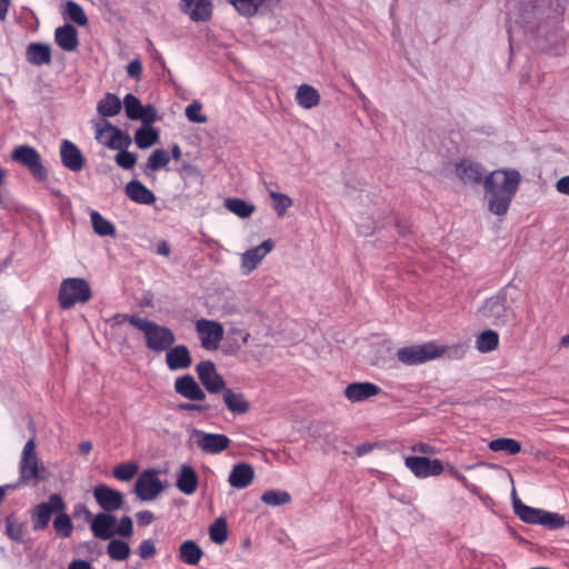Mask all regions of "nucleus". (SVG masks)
Instances as JSON below:
<instances>
[{
  "instance_id": "nucleus-1",
  "label": "nucleus",
  "mask_w": 569,
  "mask_h": 569,
  "mask_svg": "<svg viewBox=\"0 0 569 569\" xmlns=\"http://www.w3.org/2000/svg\"><path fill=\"white\" fill-rule=\"evenodd\" d=\"M521 176L516 169H497L483 180L488 209L498 217L506 216L518 191Z\"/></svg>"
},
{
  "instance_id": "nucleus-2",
  "label": "nucleus",
  "mask_w": 569,
  "mask_h": 569,
  "mask_svg": "<svg viewBox=\"0 0 569 569\" xmlns=\"http://www.w3.org/2000/svg\"><path fill=\"white\" fill-rule=\"evenodd\" d=\"M520 296L518 288L508 284L497 295L487 299L478 309L479 316L492 326H506L517 322L511 303Z\"/></svg>"
},
{
  "instance_id": "nucleus-3",
  "label": "nucleus",
  "mask_w": 569,
  "mask_h": 569,
  "mask_svg": "<svg viewBox=\"0 0 569 569\" xmlns=\"http://www.w3.org/2000/svg\"><path fill=\"white\" fill-rule=\"evenodd\" d=\"M110 321H112L113 325H120L122 321H129L130 325L143 332L147 347L156 352L168 350L176 341L174 333L171 329L157 325L148 319L119 313L113 316Z\"/></svg>"
},
{
  "instance_id": "nucleus-4",
  "label": "nucleus",
  "mask_w": 569,
  "mask_h": 569,
  "mask_svg": "<svg viewBox=\"0 0 569 569\" xmlns=\"http://www.w3.org/2000/svg\"><path fill=\"white\" fill-rule=\"evenodd\" d=\"M520 2L525 7L523 20L526 23H533L535 20L540 21L537 24L538 37L548 39L550 28V38L553 43H558L560 39L559 21L556 17L550 18L549 14H546V9L549 7L551 0H520Z\"/></svg>"
},
{
  "instance_id": "nucleus-5",
  "label": "nucleus",
  "mask_w": 569,
  "mask_h": 569,
  "mask_svg": "<svg viewBox=\"0 0 569 569\" xmlns=\"http://www.w3.org/2000/svg\"><path fill=\"white\" fill-rule=\"evenodd\" d=\"M512 507L515 513L525 522L540 525L548 529H560L566 525L563 516L525 505L512 490Z\"/></svg>"
},
{
  "instance_id": "nucleus-6",
  "label": "nucleus",
  "mask_w": 569,
  "mask_h": 569,
  "mask_svg": "<svg viewBox=\"0 0 569 569\" xmlns=\"http://www.w3.org/2000/svg\"><path fill=\"white\" fill-rule=\"evenodd\" d=\"M93 128L96 140L108 149H128L132 143L131 137L126 131H122L106 119L94 121Z\"/></svg>"
},
{
  "instance_id": "nucleus-7",
  "label": "nucleus",
  "mask_w": 569,
  "mask_h": 569,
  "mask_svg": "<svg viewBox=\"0 0 569 569\" xmlns=\"http://www.w3.org/2000/svg\"><path fill=\"white\" fill-rule=\"evenodd\" d=\"M59 305L62 309H69L76 303H84L91 298L89 283L82 278L64 279L59 289Z\"/></svg>"
},
{
  "instance_id": "nucleus-8",
  "label": "nucleus",
  "mask_w": 569,
  "mask_h": 569,
  "mask_svg": "<svg viewBox=\"0 0 569 569\" xmlns=\"http://www.w3.org/2000/svg\"><path fill=\"white\" fill-rule=\"evenodd\" d=\"M445 348L435 342L413 345L397 350V359L406 366H417L439 358L443 355Z\"/></svg>"
},
{
  "instance_id": "nucleus-9",
  "label": "nucleus",
  "mask_w": 569,
  "mask_h": 569,
  "mask_svg": "<svg viewBox=\"0 0 569 569\" xmlns=\"http://www.w3.org/2000/svg\"><path fill=\"white\" fill-rule=\"evenodd\" d=\"M11 159L26 167L31 174L39 181L48 177L47 169L42 164L40 153L28 144L18 146L11 153Z\"/></svg>"
},
{
  "instance_id": "nucleus-10",
  "label": "nucleus",
  "mask_w": 569,
  "mask_h": 569,
  "mask_svg": "<svg viewBox=\"0 0 569 569\" xmlns=\"http://www.w3.org/2000/svg\"><path fill=\"white\" fill-rule=\"evenodd\" d=\"M66 503L59 493H52L44 502L37 505L32 511V528L36 531L48 527L53 513L64 511Z\"/></svg>"
},
{
  "instance_id": "nucleus-11",
  "label": "nucleus",
  "mask_w": 569,
  "mask_h": 569,
  "mask_svg": "<svg viewBox=\"0 0 569 569\" xmlns=\"http://www.w3.org/2000/svg\"><path fill=\"white\" fill-rule=\"evenodd\" d=\"M20 478L24 481L46 479V468L40 466L36 455V443L29 439L23 448L20 465Z\"/></svg>"
},
{
  "instance_id": "nucleus-12",
  "label": "nucleus",
  "mask_w": 569,
  "mask_h": 569,
  "mask_svg": "<svg viewBox=\"0 0 569 569\" xmlns=\"http://www.w3.org/2000/svg\"><path fill=\"white\" fill-rule=\"evenodd\" d=\"M162 490L159 471L156 469L141 472L134 485L136 495L143 501L153 500Z\"/></svg>"
},
{
  "instance_id": "nucleus-13",
  "label": "nucleus",
  "mask_w": 569,
  "mask_h": 569,
  "mask_svg": "<svg viewBox=\"0 0 569 569\" xmlns=\"http://www.w3.org/2000/svg\"><path fill=\"white\" fill-rule=\"evenodd\" d=\"M201 346L207 350H216L223 339L224 330L221 323L201 318L196 322Z\"/></svg>"
},
{
  "instance_id": "nucleus-14",
  "label": "nucleus",
  "mask_w": 569,
  "mask_h": 569,
  "mask_svg": "<svg viewBox=\"0 0 569 569\" xmlns=\"http://www.w3.org/2000/svg\"><path fill=\"white\" fill-rule=\"evenodd\" d=\"M196 371L201 385L212 395L219 393L226 389V381L216 369L212 361L206 360L197 365Z\"/></svg>"
},
{
  "instance_id": "nucleus-15",
  "label": "nucleus",
  "mask_w": 569,
  "mask_h": 569,
  "mask_svg": "<svg viewBox=\"0 0 569 569\" xmlns=\"http://www.w3.org/2000/svg\"><path fill=\"white\" fill-rule=\"evenodd\" d=\"M405 466L418 478L439 476L443 471V465L439 459L410 456L405 459Z\"/></svg>"
},
{
  "instance_id": "nucleus-16",
  "label": "nucleus",
  "mask_w": 569,
  "mask_h": 569,
  "mask_svg": "<svg viewBox=\"0 0 569 569\" xmlns=\"http://www.w3.org/2000/svg\"><path fill=\"white\" fill-rule=\"evenodd\" d=\"M192 435L197 439V446L206 453L217 455L224 451L231 440L222 433H207L202 430L193 429Z\"/></svg>"
},
{
  "instance_id": "nucleus-17",
  "label": "nucleus",
  "mask_w": 569,
  "mask_h": 569,
  "mask_svg": "<svg viewBox=\"0 0 569 569\" xmlns=\"http://www.w3.org/2000/svg\"><path fill=\"white\" fill-rule=\"evenodd\" d=\"M93 497L104 512L117 511L123 505L122 493L107 485L97 486L93 489Z\"/></svg>"
},
{
  "instance_id": "nucleus-18",
  "label": "nucleus",
  "mask_w": 569,
  "mask_h": 569,
  "mask_svg": "<svg viewBox=\"0 0 569 569\" xmlns=\"http://www.w3.org/2000/svg\"><path fill=\"white\" fill-rule=\"evenodd\" d=\"M274 248L271 239L264 240L259 246L244 251L241 254V270L243 274L251 273L261 263L263 258Z\"/></svg>"
},
{
  "instance_id": "nucleus-19",
  "label": "nucleus",
  "mask_w": 569,
  "mask_h": 569,
  "mask_svg": "<svg viewBox=\"0 0 569 569\" xmlns=\"http://www.w3.org/2000/svg\"><path fill=\"white\" fill-rule=\"evenodd\" d=\"M456 173L465 184H483L485 170L482 166L470 159H462L460 162H458L456 166Z\"/></svg>"
},
{
  "instance_id": "nucleus-20",
  "label": "nucleus",
  "mask_w": 569,
  "mask_h": 569,
  "mask_svg": "<svg viewBox=\"0 0 569 569\" xmlns=\"http://www.w3.org/2000/svg\"><path fill=\"white\" fill-rule=\"evenodd\" d=\"M237 12L244 17H252L260 12H270L280 0H230Z\"/></svg>"
},
{
  "instance_id": "nucleus-21",
  "label": "nucleus",
  "mask_w": 569,
  "mask_h": 569,
  "mask_svg": "<svg viewBox=\"0 0 569 569\" xmlns=\"http://www.w3.org/2000/svg\"><path fill=\"white\" fill-rule=\"evenodd\" d=\"M116 525L117 518L110 512H99L90 520L93 536L101 540H108L114 536Z\"/></svg>"
},
{
  "instance_id": "nucleus-22",
  "label": "nucleus",
  "mask_w": 569,
  "mask_h": 569,
  "mask_svg": "<svg viewBox=\"0 0 569 569\" xmlns=\"http://www.w3.org/2000/svg\"><path fill=\"white\" fill-rule=\"evenodd\" d=\"M60 157L62 164L73 171L79 172L82 170L84 159L80 149L69 140H62L60 146Z\"/></svg>"
},
{
  "instance_id": "nucleus-23",
  "label": "nucleus",
  "mask_w": 569,
  "mask_h": 569,
  "mask_svg": "<svg viewBox=\"0 0 569 569\" xmlns=\"http://www.w3.org/2000/svg\"><path fill=\"white\" fill-rule=\"evenodd\" d=\"M382 390L372 382H352L345 389V397L351 402H362L381 393Z\"/></svg>"
},
{
  "instance_id": "nucleus-24",
  "label": "nucleus",
  "mask_w": 569,
  "mask_h": 569,
  "mask_svg": "<svg viewBox=\"0 0 569 569\" xmlns=\"http://www.w3.org/2000/svg\"><path fill=\"white\" fill-rule=\"evenodd\" d=\"M174 390L186 399L200 401L206 399V392L191 375L179 377L174 381Z\"/></svg>"
},
{
  "instance_id": "nucleus-25",
  "label": "nucleus",
  "mask_w": 569,
  "mask_h": 569,
  "mask_svg": "<svg viewBox=\"0 0 569 569\" xmlns=\"http://www.w3.org/2000/svg\"><path fill=\"white\" fill-rule=\"evenodd\" d=\"M180 8L193 21H206L212 12L209 0H181Z\"/></svg>"
},
{
  "instance_id": "nucleus-26",
  "label": "nucleus",
  "mask_w": 569,
  "mask_h": 569,
  "mask_svg": "<svg viewBox=\"0 0 569 569\" xmlns=\"http://www.w3.org/2000/svg\"><path fill=\"white\" fill-rule=\"evenodd\" d=\"M166 363L172 371L189 368L192 365V358L187 346L178 345L169 348L166 353Z\"/></svg>"
},
{
  "instance_id": "nucleus-27",
  "label": "nucleus",
  "mask_w": 569,
  "mask_h": 569,
  "mask_svg": "<svg viewBox=\"0 0 569 569\" xmlns=\"http://www.w3.org/2000/svg\"><path fill=\"white\" fill-rule=\"evenodd\" d=\"M253 478L254 471L251 465L238 463L233 466L229 475L228 482L233 488L243 489L251 485Z\"/></svg>"
},
{
  "instance_id": "nucleus-28",
  "label": "nucleus",
  "mask_w": 569,
  "mask_h": 569,
  "mask_svg": "<svg viewBox=\"0 0 569 569\" xmlns=\"http://www.w3.org/2000/svg\"><path fill=\"white\" fill-rule=\"evenodd\" d=\"M56 43L64 51H74L78 48V33L73 26L66 23L54 31Z\"/></svg>"
},
{
  "instance_id": "nucleus-29",
  "label": "nucleus",
  "mask_w": 569,
  "mask_h": 569,
  "mask_svg": "<svg viewBox=\"0 0 569 569\" xmlns=\"http://www.w3.org/2000/svg\"><path fill=\"white\" fill-rule=\"evenodd\" d=\"M198 475L194 469L189 465H182L180 467L176 486L184 495H192L198 487Z\"/></svg>"
},
{
  "instance_id": "nucleus-30",
  "label": "nucleus",
  "mask_w": 569,
  "mask_h": 569,
  "mask_svg": "<svg viewBox=\"0 0 569 569\" xmlns=\"http://www.w3.org/2000/svg\"><path fill=\"white\" fill-rule=\"evenodd\" d=\"M126 194L140 204H152L156 201L153 192L138 180H131L127 183Z\"/></svg>"
},
{
  "instance_id": "nucleus-31",
  "label": "nucleus",
  "mask_w": 569,
  "mask_h": 569,
  "mask_svg": "<svg viewBox=\"0 0 569 569\" xmlns=\"http://www.w3.org/2000/svg\"><path fill=\"white\" fill-rule=\"evenodd\" d=\"M27 61L33 66L49 64L51 62L50 46L41 42H32L26 50Z\"/></svg>"
},
{
  "instance_id": "nucleus-32",
  "label": "nucleus",
  "mask_w": 569,
  "mask_h": 569,
  "mask_svg": "<svg viewBox=\"0 0 569 569\" xmlns=\"http://www.w3.org/2000/svg\"><path fill=\"white\" fill-rule=\"evenodd\" d=\"M223 402L228 410L233 413H246L250 409V403L243 393L236 392L229 388L223 390Z\"/></svg>"
},
{
  "instance_id": "nucleus-33",
  "label": "nucleus",
  "mask_w": 569,
  "mask_h": 569,
  "mask_svg": "<svg viewBox=\"0 0 569 569\" xmlns=\"http://www.w3.org/2000/svg\"><path fill=\"white\" fill-rule=\"evenodd\" d=\"M296 100L300 107L311 109L320 103V94L312 86L301 84L297 90Z\"/></svg>"
},
{
  "instance_id": "nucleus-34",
  "label": "nucleus",
  "mask_w": 569,
  "mask_h": 569,
  "mask_svg": "<svg viewBox=\"0 0 569 569\" xmlns=\"http://www.w3.org/2000/svg\"><path fill=\"white\" fill-rule=\"evenodd\" d=\"M122 108L121 100L113 93H106L97 104V111L101 117H114Z\"/></svg>"
},
{
  "instance_id": "nucleus-35",
  "label": "nucleus",
  "mask_w": 569,
  "mask_h": 569,
  "mask_svg": "<svg viewBox=\"0 0 569 569\" xmlns=\"http://www.w3.org/2000/svg\"><path fill=\"white\" fill-rule=\"evenodd\" d=\"M202 555L201 548L192 540H186L179 548L180 560L190 566L198 565Z\"/></svg>"
},
{
  "instance_id": "nucleus-36",
  "label": "nucleus",
  "mask_w": 569,
  "mask_h": 569,
  "mask_svg": "<svg viewBox=\"0 0 569 569\" xmlns=\"http://www.w3.org/2000/svg\"><path fill=\"white\" fill-rule=\"evenodd\" d=\"M62 16L78 26H87L88 18L82 7L73 0H68L62 10Z\"/></svg>"
},
{
  "instance_id": "nucleus-37",
  "label": "nucleus",
  "mask_w": 569,
  "mask_h": 569,
  "mask_svg": "<svg viewBox=\"0 0 569 569\" xmlns=\"http://www.w3.org/2000/svg\"><path fill=\"white\" fill-rule=\"evenodd\" d=\"M159 141L158 131L150 127L143 126L136 131L134 142L140 149H148Z\"/></svg>"
},
{
  "instance_id": "nucleus-38",
  "label": "nucleus",
  "mask_w": 569,
  "mask_h": 569,
  "mask_svg": "<svg viewBox=\"0 0 569 569\" xmlns=\"http://www.w3.org/2000/svg\"><path fill=\"white\" fill-rule=\"evenodd\" d=\"M224 207L232 212L233 214L238 216L239 218H248L250 217L254 210L256 206L252 203L247 202L243 199L240 198H228L224 200Z\"/></svg>"
},
{
  "instance_id": "nucleus-39",
  "label": "nucleus",
  "mask_w": 569,
  "mask_h": 569,
  "mask_svg": "<svg viewBox=\"0 0 569 569\" xmlns=\"http://www.w3.org/2000/svg\"><path fill=\"white\" fill-rule=\"evenodd\" d=\"M91 223L94 232L101 237H113L116 234V228L113 223L103 218L98 211L92 210L90 212Z\"/></svg>"
},
{
  "instance_id": "nucleus-40",
  "label": "nucleus",
  "mask_w": 569,
  "mask_h": 569,
  "mask_svg": "<svg viewBox=\"0 0 569 569\" xmlns=\"http://www.w3.org/2000/svg\"><path fill=\"white\" fill-rule=\"evenodd\" d=\"M491 451L499 452L505 451L509 455H517L521 451V445L519 441L512 438H498L493 439L488 443Z\"/></svg>"
},
{
  "instance_id": "nucleus-41",
  "label": "nucleus",
  "mask_w": 569,
  "mask_h": 569,
  "mask_svg": "<svg viewBox=\"0 0 569 569\" xmlns=\"http://www.w3.org/2000/svg\"><path fill=\"white\" fill-rule=\"evenodd\" d=\"M499 336L493 330H485L476 340L477 349L480 352H490L498 347Z\"/></svg>"
},
{
  "instance_id": "nucleus-42",
  "label": "nucleus",
  "mask_w": 569,
  "mask_h": 569,
  "mask_svg": "<svg viewBox=\"0 0 569 569\" xmlns=\"http://www.w3.org/2000/svg\"><path fill=\"white\" fill-rule=\"evenodd\" d=\"M107 553L112 560L123 561L130 555V547L123 540L112 539L107 547Z\"/></svg>"
},
{
  "instance_id": "nucleus-43",
  "label": "nucleus",
  "mask_w": 569,
  "mask_h": 569,
  "mask_svg": "<svg viewBox=\"0 0 569 569\" xmlns=\"http://www.w3.org/2000/svg\"><path fill=\"white\" fill-rule=\"evenodd\" d=\"M268 194L273 201V210L276 213L279 217L284 216L288 208L292 206V199L284 193H280L271 189H268Z\"/></svg>"
},
{
  "instance_id": "nucleus-44",
  "label": "nucleus",
  "mask_w": 569,
  "mask_h": 569,
  "mask_svg": "<svg viewBox=\"0 0 569 569\" xmlns=\"http://www.w3.org/2000/svg\"><path fill=\"white\" fill-rule=\"evenodd\" d=\"M170 161V156L164 149L154 150L147 160V169L151 171H158L166 167Z\"/></svg>"
},
{
  "instance_id": "nucleus-45",
  "label": "nucleus",
  "mask_w": 569,
  "mask_h": 569,
  "mask_svg": "<svg viewBox=\"0 0 569 569\" xmlns=\"http://www.w3.org/2000/svg\"><path fill=\"white\" fill-rule=\"evenodd\" d=\"M209 536L210 539L218 545H222L227 540L228 528L223 518H218L214 520V522L210 526Z\"/></svg>"
},
{
  "instance_id": "nucleus-46",
  "label": "nucleus",
  "mask_w": 569,
  "mask_h": 569,
  "mask_svg": "<svg viewBox=\"0 0 569 569\" xmlns=\"http://www.w3.org/2000/svg\"><path fill=\"white\" fill-rule=\"evenodd\" d=\"M261 500L269 506H281L291 501V496L287 491L267 490L261 496Z\"/></svg>"
},
{
  "instance_id": "nucleus-47",
  "label": "nucleus",
  "mask_w": 569,
  "mask_h": 569,
  "mask_svg": "<svg viewBox=\"0 0 569 569\" xmlns=\"http://www.w3.org/2000/svg\"><path fill=\"white\" fill-rule=\"evenodd\" d=\"M123 107L127 117L130 120H138L139 113L142 111V104L140 100L132 93H127L123 98Z\"/></svg>"
},
{
  "instance_id": "nucleus-48",
  "label": "nucleus",
  "mask_w": 569,
  "mask_h": 569,
  "mask_svg": "<svg viewBox=\"0 0 569 569\" xmlns=\"http://www.w3.org/2000/svg\"><path fill=\"white\" fill-rule=\"evenodd\" d=\"M53 527L58 535L62 538H69L73 530V525L71 522L70 517L62 512H59L58 516L53 520Z\"/></svg>"
},
{
  "instance_id": "nucleus-49",
  "label": "nucleus",
  "mask_w": 569,
  "mask_h": 569,
  "mask_svg": "<svg viewBox=\"0 0 569 569\" xmlns=\"http://www.w3.org/2000/svg\"><path fill=\"white\" fill-rule=\"evenodd\" d=\"M138 473V466L134 462H126L116 466L112 470L114 478L121 481H129Z\"/></svg>"
},
{
  "instance_id": "nucleus-50",
  "label": "nucleus",
  "mask_w": 569,
  "mask_h": 569,
  "mask_svg": "<svg viewBox=\"0 0 569 569\" xmlns=\"http://www.w3.org/2000/svg\"><path fill=\"white\" fill-rule=\"evenodd\" d=\"M114 161L120 168L130 170L136 166L137 156L127 149H118Z\"/></svg>"
},
{
  "instance_id": "nucleus-51",
  "label": "nucleus",
  "mask_w": 569,
  "mask_h": 569,
  "mask_svg": "<svg viewBox=\"0 0 569 569\" xmlns=\"http://www.w3.org/2000/svg\"><path fill=\"white\" fill-rule=\"evenodd\" d=\"M202 104L194 100L186 108V117L194 123H206L208 118L201 113Z\"/></svg>"
},
{
  "instance_id": "nucleus-52",
  "label": "nucleus",
  "mask_w": 569,
  "mask_h": 569,
  "mask_svg": "<svg viewBox=\"0 0 569 569\" xmlns=\"http://www.w3.org/2000/svg\"><path fill=\"white\" fill-rule=\"evenodd\" d=\"M6 533L12 541L20 542L23 537V527L20 523H17L12 517H7Z\"/></svg>"
},
{
  "instance_id": "nucleus-53",
  "label": "nucleus",
  "mask_w": 569,
  "mask_h": 569,
  "mask_svg": "<svg viewBox=\"0 0 569 569\" xmlns=\"http://www.w3.org/2000/svg\"><path fill=\"white\" fill-rule=\"evenodd\" d=\"M118 533L123 538H129L133 533V523L129 516H123L117 528H114V535Z\"/></svg>"
},
{
  "instance_id": "nucleus-54",
  "label": "nucleus",
  "mask_w": 569,
  "mask_h": 569,
  "mask_svg": "<svg viewBox=\"0 0 569 569\" xmlns=\"http://www.w3.org/2000/svg\"><path fill=\"white\" fill-rule=\"evenodd\" d=\"M138 120L142 121L144 126H150L157 120V110L153 106H142V111L139 113Z\"/></svg>"
},
{
  "instance_id": "nucleus-55",
  "label": "nucleus",
  "mask_w": 569,
  "mask_h": 569,
  "mask_svg": "<svg viewBox=\"0 0 569 569\" xmlns=\"http://www.w3.org/2000/svg\"><path fill=\"white\" fill-rule=\"evenodd\" d=\"M138 552L142 559L153 557L157 552L154 542L150 539L143 540L138 548Z\"/></svg>"
},
{
  "instance_id": "nucleus-56",
  "label": "nucleus",
  "mask_w": 569,
  "mask_h": 569,
  "mask_svg": "<svg viewBox=\"0 0 569 569\" xmlns=\"http://www.w3.org/2000/svg\"><path fill=\"white\" fill-rule=\"evenodd\" d=\"M128 76L134 79H139L142 73V64L139 59H133L127 67Z\"/></svg>"
},
{
  "instance_id": "nucleus-57",
  "label": "nucleus",
  "mask_w": 569,
  "mask_h": 569,
  "mask_svg": "<svg viewBox=\"0 0 569 569\" xmlns=\"http://www.w3.org/2000/svg\"><path fill=\"white\" fill-rule=\"evenodd\" d=\"M138 523L141 526H148L154 520V516L149 510H142L137 513Z\"/></svg>"
},
{
  "instance_id": "nucleus-58",
  "label": "nucleus",
  "mask_w": 569,
  "mask_h": 569,
  "mask_svg": "<svg viewBox=\"0 0 569 569\" xmlns=\"http://www.w3.org/2000/svg\"><path fill=\"white\" fill-rule=\"evenodd\" d=\"M412 451H417V452H421V453H425V455H432V453H436L437 450L428 445V443H423V442H420V443H417L415 446H412L411 448Z\"/></svg>"
},
{
  "instance_id": "nucleus-59",
  "label": "nucleus",
  "mask_w": 569,
  "mask_h": 569,
  "mask_svg": "<svg viewBox=\"0 0 569 569\" xmlns=\"http://www.w3.org/2000/svg\"><path fill=\"white\" fill-rule=\"evenodd\" d=\"M67 569H93L92 565L83 559L72 560Z\"/></svg>"
},
{
  "instance_id": "nucleus-60",
  "label": "nucleus",
  "mask_w": 569,
  "mask_h": 569,
  "mask_svg": "<svg viewBox=\"0 0 569 569\" xmlns=\"http://www.w3.org/2000/svg\"><path fill=\"white\" fill-rule=\"evenodd\" d=\"M179 409L183 411H200L203 412L208 408L202 405L191 403V402H183L179 405Z\"/></svg>"
},
{
  "instance_id": "nucleus-61",
  "label": "nucleus",
  "mask_w": 569,
  "mask_h": 569,
  "mask_svg": "<svg viewBox=\"0 0 569 569\" xmlns=\"http://www.w3.org/2000/svg\"><path fill=\"white\" fill-rule=\"evenodd\" d=\"M556 188L558 192L569 196V176L559 179L557 181Z\"/></svg>"
},
{
  "instance_id": "nucleus-62",
  "label": "nucleus",
  "mask_w": 569,
  "mask_h": 569,
  "mask_svg": "<svg viewBox=\"0 0 569 569\" xmlns=\"http://www.w3.org/2000/svg\"><path fill=\"white\" fill-rule=\"evenodd\" d=\"M9 6H10V0H0V20L1 21H4L7 19Z\"/></svg>"
},
{
  "instance_id": "nucleus-63",
  "label": "nucleus",
  "mask_w": 569,
  "mask_h": 569,
  "mask_svg": "<svg viewBox=\"0 0 569 569\" xmlns=\"http://www.w3.org/2000/svg\"><path fill=\"white\" fill-rule=\"evenodd\" d=\"M157 253L168 257L170 254V247L167 241L162 240L157 247Z\"/></svg>"
},
{
  "instance_id": "nucleus-64",
  "label": "nucleus",
  "mask_w": 569,
  "mask_h": 569,
  "mask_svg": "<svg viewBox=\"0 0 569 569\" xmlns=\"http://www.w3.org/2000/svg\"><path fill=\"white\" fill-rule=\"evenodd\" d=\"M76 513L77 515L83 513L87 521H90L93 517L91 511L84 505H78L76 507Z\"/></svg>"
}]
</instances>
